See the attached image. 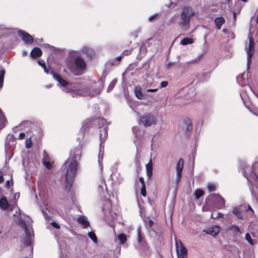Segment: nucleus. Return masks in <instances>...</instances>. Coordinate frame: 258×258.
Here are the masks:
<instances>
[{
    "instance_id": "obj_1",
    "label": "nucleus",
    "mask_w": 258,
    "mask_h": 258,
    "mask_svg": "<svg viewBox=\"0 0 258 258\" xmlns=\"http://www.w3.org/2000/svg\"><path fill=\"white\" fill-rule=\"evenodd\" d=\"M53 78L58 83L60 87H63V91L70 92L73 97L79 96H89L95 97L100 94L104 85V81H93L90 83L80 84L78 83H68L67 81L58 74L51 72Z\"/></svg>"
},
{
    "instance_id": "obj_2",
    "label": "nucleus",
    "mask_w": 258,
    "mask_h": 258,
    "mask_svg": "<svg viewBox=\"0 0 258 258\" xmlns=\"http://www.w3.org/2000/svg\"><path fill=\"white\" fill-rule=\"evenodd\" d=\"M97 190L101 199L104 201L102 211L104 212L106 221L107 219L110 221L113 220L116 213L113 211L111 202L108 199L110 196L104 179L100 178V181L97 184Z\"/></svg>"
},
{
    "instance_id": "obj_3",
    "label": "nucleus",
    "mask_w": 258,
    "mask_h": 258,
    "mask_svg": "<svg viewBox=\"0 0 258 258\" xmlns=\"http://www.w3.org/2000/svg\"><path fill=\"white\" fill-rule=\"evenodd\" d=\"M64 169L66 170V186L65 189L67 192L71 191L74 179L77 174L78 168L79 166L78 162L74 160L71 161L67 159L63 164Z\"/></svg>"
},
{
    "instance_id": "obj_4",
    "label": "nucleus",
    "mask_w": 258,
    "mask_h": 258,
    "mask_svg": "<svg viewBox=\"0 0 258 258\" xmlns=\"http://www.w3.org/2000/svg\"><path fill=\"white\" fill-rule=\"evenodd\" d=\"M98 125L100 129V145L98 162L101 169L102 170L104 149V143L108 135V124L106 119L101 118L98 120Z\"/></svg>"
},
{
    "instance_id": "obj_5",
    "label": "nucleus",
    "mask_w": 258,
    "mask_h": 258,
    "mask_svg": "<svg viewBox=\"0 0 258 258\" xmlns=\"http://www.w3.org/2000/svg\"><path fill=\"white\" fill-rule=\"evenodd\" d=\"M67 64L70 70L75 75H81L84 74L86 63L81 56L77 55L71 56L67 60Z\"/></svg>"
},
{
    "instance_id": "obj_6",
    "label": "nucleus",
    "mask_w": 258,
    "mask_h": 258,
    "mask_svg": "<svg viewBox=\"0 0 258 258\" xmlns=\"http://www.w3.org/2000/svg\"><path fill=\"white\" fill-rule=\"evenodd\" d=\"M195 15V11L190 7L183 8L180 15L179 25L184 30H187L189 26L190 18Z\"/></svg>"
},
{
    "instance_id": "obj_7",
    "label": "nucleus",
    "mask_w": 258,
    "mask_h": 258,
    "mask_svg": "<svg viewBox=\"0 0 258 258\" xmlns=\"http://www.w3.org/2000/svg\"><path fill=\"white\" fill-rule=\"evenodd\" d=\"M20 223L24 228L25 235L22 239L23 242L26 246H30L32 243L34 237L33 230L32 225L29 222L24 220H20Z\"/></svg>"
},
{
    "instance_id": "obj_8",
    "label": "nucleus",
    "mask_w": 258,
    "mask_h": 258,
    "mask_svg": "<svg viewBox=\"0 0 258 258\" xmlns=\"http://www.w3.org/2000/svg\"><path fill=\"white\" fill-rule=\"evenodd\" d=\"M206 200L208 204H211L218 209H222L225 207V200L219 195L211 194L207 197Z\"/></svg>"
},
{
    "instance_id": "obj_9",
    "label": "nucleus",
    "mask_w": 258,
    "mask_h": 258,
    "mask_svg": "<svg viewBox=\"0 0 258 258\" xmlns=\"http://www.w3.org/2000/svg\"><path fill=\"white\" fill-rule=\"evenodd\" d=\"M157 119L152 113H146L140 117L139 122L145 127L151 126L156 124Z\"/></svg>"
},
{
    "instance_id": "obj_10",
    "label": "nucleus",
    "mask_w": 258,
    "mask_h": 258,
    "mask_svg": "<svg viewBox=\"0 0 258 258\" xmlns=\"http://www.w3.org/2000/svg\"><path fill=\"white\" fill-rule=\"evenodd\" d=\"M80 53L86 55V56L89 58H91L93 57L94 54V50L91 47L87 46H83L81 48L80 51H77L76 50L71 51L69 52V55H70L71 56H74L75 55H79Z\"/></svg>"
},
{
    "instance_id": "obj_11",
    "label": "nucleus",
    "mask_w": 258,
    "mask_h": 258,
    "mask_svg": "<svg viewBox=\"0 0 258 258\" xmlns=\"http://www.w3.org/2000/svg\"><path fill=\"white\" fill-rule=\"evenodd\" d=\"M248 38L249 39V42L248 46L245 47V51L247 54V68L248 69L251 62V58L252 57L255 50L254 41L251 39V37L249 35L248 36Z\"/></svg>"
},
{
    "instance_id": "obj_12",
    "label": "nucleus",
    "mask_w": 258,
    "mask_h": 258,
    "mask_svg": "<svg viewBox=\"0 0 258 258\" xmlns=\"http://www.w3.org/2000/svg\"><path fill=\"white\" fill-rule=\"evenodd\" d=\"M176 250L178 258H185L187 255L186 248L179 240L175 239Z\"/></svg>"
},
{
    "instance_id": "obj_13",
    "label": "nucleus",
    "mask_w": 258,
    "mask_h": 258,
    "mask_svg": "<svg viewBox=\"0 0 258 258\" xmlns=\"http://www.w3.org/2000/svg\"><path fill=\"white\" fill-rule=\"evenodd\" d=\"M81 155L82 146L79 144L77 147L71 150L70 157L68 159L79 162L81 159Z\"/></svg>"
},
{
    "instance_id": "obj_14",
    "label": "nucleus",
    "mask_w": 258,
    "mask_h": 258,
    "mask_svg": "<svg viewBox=\"0 0 258 258\" xmlns=\"http://www.w3.org/2000/svg\"><path fill=\"white\" fill-rule=\"evenodd\" d=\"M241 172L248 181H250L251 177L253 175L251 166L244 163L241 168Z\"/></svg>"
},
{
    "instance_id": "obj_15",
    "label": "nucleus",
    "mask_w": 258,
    "mask_h": 258,
    "mask_svg": "<svg viewBox=\"0 0 258 258\" xmlns=\"http://www.w3.org/2000/svg\"><path fill=\"white\" fill-rule=\"evenodd\" d=\"M183 160L182 158H180L179 160L177 161L176 165V182L178 183L181 179V177L182 174V171L183 169Z\"/></svg>"
},
{
    "instance_id": "obj_16",
    "label": "nucleus",
    "mask_w": 258,
    "mask_h": 258,
    "mask_svg": "<svg viewBox=\"0 0 258 258\" xmlns=\"http://www.w3.org/2000/svg\"><path fill=\"white\" fill-rule=\"evenodd\" d=\"M183 92L184 95L183 96V98L186 100L192 98L196 94L195 89L193 86L184 88Z\"/></svg>"
},
{
    "instance_id": "obj_17",
    "label": "nucleus",
    "mask_w": 258,
    "mask_h": 258,
    "mask_svg": "<svg viewBox=\"0 0 258 258\" xmlns=\"http://www.w3.org/2000/svg\"><path fill=\"white\" fill-rule=\"evenodd\" d=\"M18 34L26 44H31L33 42L32 36L25 31L20 30L18 31Z\"/></svg>"
},
{
    "instance_id": "obj_18",
    "label": "nucleus",
    "mask_w": 258,
    "mask_h": 258,
    "mask_svg": "<svg viewBox=\"0 0 258 258\" xmlns=\"http://www.w3.org/2000/svg\"><path fill=\"white\" fill-rule=\"evenodd\" d=\"M14 207V205H11L5 197L0 199V208L4 211H12Z\"/></svg>"
},
{
    "instance_id": "obj_19",
    "label": "nucleus",
    "mask_w": 258,
    "mask_h": 258,
    "mask_svg": "<svg viewBox=\"0 0 258 258\" xmlns=\"http://www.w3.org/2000/svg\"><path fill=\"white\" fill-rule=\"evenodd\" d=\"M220 227L218 225H213L203 230V231L213 236H216L219 232Z\"/></svg>"
},
{
    "instance_id": "obj_20",
    "label": "nucleus",
    "mask_w": 258,
    "mask_h": 258,
    "mask_svg": "<svg viewBox=\"0 0 258 258\" xmlns=\"http://www.w3.org/2000/svg\"><path fill=\"white\" fill-rule=\"evenodd\" d=\"M227 229L229 231L232 232L234 236H236L238 234H241L242 233V231L235 224H230L228 226Z\"/></svg>"
},
{
    "instance_id": "obj_21",
    "label": "nucleus",
    "mask_w": 258,
    "mask_h": 258,
    "mask_svg": "<svg viewBox=\"0 0 258 258\" xmlns=\"http://www.w3.org/2000/svg\"><path fill=\"white\" fill-rule=\"evenodd\" d=\"M15 143V139L12 135H8L6 138V141L5 144V151L7 152L8 148L13 146Z\"/></svg>"
},
{
    "instance_id": "obj_22",
    "label": "nucleus",
    "mask_w": 258,
    "mask_h": 258,
    "mask_svg": "<svg viewBox=\"0 0 258 258\" xmlns=\"http://www.w3.org/2000/svg\"><path fill=\"white\" fill-rule=\"evenodd\" d=\"M115 241L118 244H124L126 242L127 237L125 234L119 233L117 235H115Z\"/></svg>"
},
{
    "instance_id": "obj_23",
    "label": "nucleus",
    "mask_w": 258,
    "mask_h": 258,
    "mask_svg": "<svg viewBox=\"0 0 258 258\" xmlns=\"http://www.w3.org/2000/svg\"><path fill=\"white\" fill-rule=\"evenodd\" d=\"M78 222L81 224L83 227L86 228L90 225L89 221L87 220L86 217L84 216H80L77 218Z\"/></svg>"
},
{
    "instance_id": "obj_24",
    "label": "nucleus",
    "mask_w": 258,
    "mask_h": 258,
    "mask_svg": "<svg viewBox=\"0 0 258 258\" xmlns=\"http://www.w3.org/2000/svg\"><path fill=\"white\" fill-rule=\"evenodd\" d=\"M90 120L89 119H86L82 124V126L80 130V132L83 134H85L88 132V129L90 126Z\"/></svg>"
},
{
    "instance_id": "obj_25",
    "label": "nucleus",
    "mask_w": 258,
    "mask_h": 258,
    "mask_svg": "<svg viewBox=\"0 0 258 258\" xmlns=\"http://www.w3.org/2000/svg\"><path fill=\"white\" fill-rule=\"evenodd\" d=\"M237 81L241 86H246L248 84L247 76H245L243 74L242 76H239L237 78Z\"/></svg>"
},
{
    "instance_id": "obj_26",
    "label": "nucleus",
    "mask_w": 258,
    "mask_h": 258,
    "mask_svg": "<svg viewBox=\"0 0 258 258\" xmlns=\"http://www.w3.org/2000/svg\"><path fill=\"white\" fill-rule=\"evenodd\" d=\"M216 28L219 30L221 29L222 25L225 23V19L222 17L216 18L214 20Z\"/></svg>"
},
{
    "instance_id": "obj_27",
    "label": "nucleus",
    "mask_w": 258,
    "mask_h": 258,
    "mask_svg": "<svg viewBox=\"0 0 258 258\" xmlns=\"http://www.w3.org/2000/svg\"><path fill=\"white\" fill-rule=\"evenodd\" d=\"M232 213L239 219L242 220L243 219V217L242 215V210L239 207L234 208L232 210Z\"/></svg>"
},
{
    "instance_id": "obj_28",
    "label": "nucleus",
    "mask_w": 258,
    "mask_h": 258,
    "mask_svg": "<svg viewBox=\"0 0 258 258\" xmlns=\"http://www.w3.org/2000/svg\"><path fill=\"white\" fill-rule=\"evenodd\" d=\"M42 55V51L38 47H34L30 52V56L32 58L40 56Z\"/></svg>"
},
{
    "instance_id": "obj_29",
    "label": "nucleus",
    "mask_w": 258,
    "mask_h": 258,
    "mask_svg": "<svg viewBox=\"0 0 258 258\" xmlns=\"http://www.w3.org/2000/svg\"><path fill=\"white\" fill-rule=\"evenodd\" d=\"M139 181L142 184V187H141V194L143 197H146V189H145V184L143 178H142V177L139 178Z\"/></svg>"
},
{
    "instance_id": "obj_30",
    "label": "nucleus",
    "mask_w": 258,
    "mask_h": 258,
    "mask_svg": "<svg viewBox=\"0 0 258 258\" xmlns=\"http://www.w3.org/2000/svg\"><path fill=\"white\" fill-rule=\"evenodd\" d=\"M144 222L145 224L146 228L149 230L154 225V222L152 220L150 219L149 217L144 219Z\"/></svg>"
},
{
    "instance_id": "obj_31",
    "label": "nucleus",
    "mask_w": 258,
    "mask_h": 258,
    "mask_svg": "<svg viewBox=\"0 0 258 258\" xmlns=\"http://www.w3.org/2000/svg\"><path fill=\"white\" fill-rule=\"evenodd\" d=\"M135 93L136 97L139 99H143L144 98V95L142 92L140 88H135Z\"/></svg>"
},
{
    "instance_id": "obj_32",
    "label": "nucleus",
    "mask_w": 258,
    "mask_h": 258,
    "mask_svg": "<svg viewBox=\"0 0 258 258\" xmlns=\"http://www.w3.org/2000/svg\"><path fill=\"white\" fill-rule=\"evenodd\" d=\"M193 40L192 38L189 37H185L182 39L180 41V44L182 45H186L192 43Z\"/></svg>"
},
{
    "instance_id": "obj_33",
    "label": "nucleus",
    "mask_w": 258,
    "mask_h": 258,
    "mask_svg": "<svg viewBox=\"0 0 258 258\" xmlns=\"http://www.w3.org/2000/svg\"><path fill=\"white\" fill-rule=\"evenodd\" d=\"M6 118L0 109V129L4 127L5 125Z\"/></svg>"
},
{
    "instance_id": "obj_34",
    "label": "nucleus",
    "mask_w": 258,
    "mask_h": 258,
    "mask_svg": "<svg viewBox=\"0 0 258 258\" xmlns=\"http://www.w3.org/2000/svg\"><path fill=\"white\" fill-rule=\"evenodd\" d=\"M88 235L89 236V237L95 243H97V236L96 235V234H95L94 232H92V231H91V232H89L88 233Z\"/></svg>"
},
{
    "instance_id": "obj_35",
    "label": "nucleus",
    "mask_w": 258,
    "mask_h": 258,
    "mask_svg": "<svg viewBox=\"0 0 258 258\" xmlns=\"http://www.w3.org/2000/svg\"><path fill=\"white\" fill-rule=\"evenodd\" d=\"M204 191L200 189H197L194 192V195L195 196V198L196 199H199L200 197H201L204 195Z\"/></svg>"
},
{
    "instance_id": "obj_36",
    "label": "nucleus",
    "mask_w": 258,
    "mask_h": 258,
    "mask_svg": "<svg viewBox=\"0 0 258 258\" xmlns=\"http://www.w3.org/2000/svg\"><path fill=\"white\" fill-rule=\"evenodd\" d=\"M210 72L203 73L202 75L201 81H206L210 78Z\"/></svg>"
},
{
    "instance_id": "obj_37",
    "label": "nucleus",
    "mask_w": 258,
    "mask_h": 258,
    "mask_svg": "<svg viewBox=\"0 0 258 258\" xmlns=\"http://www.w3.org/2000/svg\"><path fill=\"white\" fill-rule=\"evenodd\" d=\"M116 83V80H113L110 83V84H109L108 86V88H107V91L108 92L111 91L112 90V89L114 87V86H115V84Z\"/></svg>"
},
{
    "instance_id": "obj_38",
    "label": "nucleus",
    "mask_w": 258,
    "mask_h": 258,
    "mask_svg": "<svg viewBox=\"0 0 258 258\" xmlns=\"http://www.w3.org/2000/svg\"><path fill=\"white\" fill-rule=\"evenodd\" d=\"M122 57H123V56L122 55H121L120 56H117V57L113 58L111 61L112 64L113 65L117 64L120 61L121 59L122 58Z\"/></svg>"
},
{
    "instance_id": "obj_39",
    "label": "nucleus",
    "mask_w": 258,
    "mask_h": 258,
    "mask_svg": "<svg viewBox=\"0 0 258 258\" xmlns=\"http://www.w3.org/2000/svg\"><path fill=\"white\" fill-rule=\"evenodd\" d=\"M185 124L186 125V130L187 131L191 130L192 123H191V121L189 119L186 120L185 121Z\"/></svg>"
},
{
    "instance_id": "obj_40",
    "label": "nucleus",
    "mask_w": 258,
    "mask_h": 258,
    "mask_svg": "<svg viewBox=\"0 0 258 258\" xmlns=\"http://www.w3.org/2000/svg\"><path fill=\"white\" fill-rule=\"evenodd\" d=\"M207 188L209 191H213L215 190L216 185L214 183H209L207 185Z\"/></svg>"
},
{
    "instance_id": "obj_41",
    "label": "nucleus",
    "mask_w": 258,
    "mask_h": 258,
    "mask_svg": "<svg viewBox=\"0 0 258 258\" xmlns=\"http://www.w3.org/2000/svg\"><path fill=\"white\" fill-rule=\"evenodd\" d=\"M245 239L249 242V244L253 245L252 239L249 233H247L245 234Z\"/></svg>"
},
{
    "instance_id": "obj_42",
    "label": "nucleus",
    "mask_w": 258,
    "mask_h": 258,
    "mask_svg": "<svg viewBox=\"0 0 258 258\" xmlns=\"http://www.w3.org/2000/svg\"><path fill=\"white\" fill-rule=\"evenodd\" d=\"M158 16H159V14H158V13H156L153 15H151V16H150L148 18L149 21H150V22L153 21L156 18H157L158 17Z\"/></svg>"
},
{
    "instance_id": "obj_43",
    "label": "nucleus",
    "mask_w": 258,
    "mask_h": 258,
    "mask_svg": "<svg viewBox=\"0 0 258 258\" xmlns=\"http://www.w3.org/2000/svg\"><path fill=\"white\" fill-rule=\"evenodd\" d=\"M138 242L139 243L141 244H144V242L143 241V239L141 237L140 232L139 230H138Z\"/></svg>"
},
{
    "instance_id": "obj_44",
    "label": "nucleus",
    "mask_w": 258,
    "mask_h": 258,
    "mask_svg": "<svg viewBox=\"0 0 258 258\" xmlns=\"http://www.w3.org/2000/svg\"><path fill=\"white\" fill-rule=\"evenodd\" d=\"M5 74V71L3 67H0V79H4V76Z\"/></svg>"
},
{
    "instance_id": "obj_45",
    "label": "nucleus",
    "mask_w": 258,
    "mask_h": 258,
    "mask_svg": "<svg viewBox=\"0 0 258 258\" xmlns=\"http://www.w3.org/2000/svg\"><path fill=\"white\" fill-rule=\"evenodd\" d=\"M132 51V49L125 50L122 52V53H121V55L123 56H124L125 55H128L130 54H131Z\"/></svg>"
},
{
    "instance_id": "obj_46",
    "label": "nucleus",
    "mask_w": 258,
    "mask_h": 258,
    "mask_svg": "<svg viewBox=\"0 0 258 258\" xmlns=\"http://www.w3.org/2000/svg\"><path fill=\"white\" fill-rule=\"evenodd\" d=\"M43 163L47 169H50L51 165L49 162L45 161L44 159L43 160Z\"/></svg>"
},
{
    "instance_id": "obj_47",
    "label": "nucleus",
    "mask_w": 258,
    "mask_h": 258,
    "mask_svg": "<svg viewBox=\"0 0 258 258\" xmlns=\"http://www.w3.org/2000/svg\"><path fill=\"white\" fill-rule=\"evenodd\" d=\"M175 63V62H168L165 66V69L166 70L170 69Z\"/></svg>"
},
{
    "instance_id": "obj_48",
    "label": "nucleus",
    "mask_w": 258,
    "mask_h": 258,
    "mask_svg": "<svg viewBox=\"0 0 258 258\" xmlns=\"http://www.w3.org/2000/svg\"><path fill=\"white\" fill-rule=\"evenodd\" d=\"M147 168V172L148 174H151L152 173V167L151 165H149V164L147 165L146 166Z\"/></svg>"
},
{
    "instance_id": "obj_49",
    "label": "nucleus",
    "mask_w": 258,
    "mask_h": 258,
    "mask_svg": "<svg viewBox=\"0 0 258 258\" xmlns=\"http://www.w3.org/2000/svg\"><path fill=\"white\" fill-rule=\"evenodd\" d=\"M32 145V142L30 140V139H29L26 141V147L27 148H31Z\"/></svg>"
},
{
    "instance_id": "obj_50",
    "label": "nucleus",
    "mask_w": 258,
    "mask_h": 258,
    "mask_svg": "<svg viewBox=\"0 0 258 258\" xmlns=\"http://www.w3.org/2000/svg\"><path fill=\"white\" fill-rule=\"evenodd\" d=\"M38 63L39 66H41L43 68H44L46 66L45 62L44 60H43L42 59L38 60Z\"/></svg>"
},
{
    "instance_id": "obj_51",
    "label": "nucleus",
    "mask_w": 258,
    "mask_h": 258,
    "mask_svg": "<svg viewBox=\"0 0 258 258\" xmlns=\"http://www.w3.org/2000/svg\"><path fill=\"white\" fill-rule=\"evenodd\" d=\"M51 225L54 227V228H55L56 229H59L60 228V226L59 225H58V223H57L56 222H52L51 223Z\"/></svg>"
},
{
    "instance_id": "obj_52",
    "label": "nucleus",
    "mask_w": 258,
    "mask_h": 258,
    "mask_svg": "<svg viewBox=\"0 0 258 258\" xmlns=\"http://www.w3.org/2000/svg\"><path fill=\"white\" fill-rule=\"evenodd\" d=\"M168 82L167 81H162L160 83V87L161 88H165L168 85Z\"/></svg>"
},
{
    "instance_id": "obj_53",
    "label": "nucleus",
    "mask_w": 258,
    "mask_h": 258,
    "mask_svg": "<svg viewBox=\"0 0 258 258\" xmlns=\"http://www.w3.org/2000/svg\"><path fill=\"white\" fill-rule=\"evenodd\" d=\"M116 174H117L118 175H119V174H118V173H117V174L113 173V174H112L111 175V177L112 180L113 181H114L115 182H119V180H115V179H114L115 177H117V176H116L117 175H116Z\"/></svg>"
},
{
    "instance_id": "obj_54",
    "label": "nucleus",
    "mask_w": 258,
    "mask_h": 258,
    "mask_svg": "<svg viewBox=\"0 0 258 258\" xmlns=\"http://www.w3.org/2000/svg\"><path fill=\"white\" fill-rule=\"evenodd\" d=\"M25 136V133L22 132L19 134L18 139H20V140L23 139L24 138Z\"/></svg>"
},
{
    "instance_id": "obj_55",
    "label": "nucleus",
    "mask_w": 258,
    "mask_h": 258,
    "mask_svg": "<svg viewBox=\"0 0 258 258\" xmlns=\"http://www.w3.org/2000/svg\"><path fill=\"white\" fill-rule=\"evenodd\" d=\"M6 29H10V28L8 27H7L4 25H2V24L0 25V30H6Z\"/></svg>"
},
{
    "instance_id": "obj_56",
    "label": "nucleus",
    "mask_w": 258,
    "mask_h": 258,
    "mask_svg": "<svg viewBox=\"0 0 258 258\" xmlns=\"http://www.w3.org/2000/svg\"><path fill=\"white\" fill-rule=\"evenodd\" d=\"M157 89H149L146 90L147 92H154L157 91Z\"/></svg>"
},
{
    "instance_id": "obj_57",
    "label": "nucleus",
    "mask_w": 258,
    "mask_h": 258,
    "mask_svg": "<svg viewBox=\"0 0 258 258\" xmlns=\"http://www.w3.org/2000/svg\"><path fill=\"white\" fill-rule=\"evenodd\" d=\"M251 112L255 115L258 116V110L256 109H254L252 111H251Z\"/></svg>"
},
{
    "instance_id": "obj_58",
    "label": "nucleus",
    "mask_w": 258,
    "mask_h": 258,
    "mask_svg": "<svg viewBox=\"0 0 258 258\" xmlns=\"http://www.w3.org/2000/svg\"><path fill=\"white\" fill-rule=\"evenodd\" d=\"M224 215L221 213H217V218H223Z\"/></svg>"
},
{
    "instance_id": "obj_59",
    "label": "nucleus",
    "mask_w": 258,
    "mask_h": 258,
    "mask_svg": "<svg viewBox=\"0 0 258 258\" xmlns=\"http://www.w3.org/2000/svg\"><path fill=\"white\" fill-rule=\"evenodd\" d=\"M44 47L45 48H47L48 47V48H51V49H52L53 48V46H51V45H49L48 44H44Z\"/></svg>"
},
{
    "instance_id": "obj_60",
    "label": "nucleus",
    "mask_w": 258,
    "mask_h": 258,
    "mask_svg": "<svg viewBox=\"0 0 258 258\" xmlns=\"http://www.w3.org/2000/svg\"><path fill=\"white\" fill-rule=\"evenodd\" d=\"M43 69H44V72H45V73H46V74H49V69H47V68H46V66H45V67H44Z\"/></svg>"
},
{
    "instance_id": "obj_61",
    "label": "nucleus",
    "mask_w": 258,
    "mask_h": 258,
    "mask_svg": "<svg viewBox=\"0 0 258 258\" xmlns=\"http://www.w3.org/2000/svg\"><path fill=\"white\" fill-rule=\"evenodd\" d=\"M4 84V79H0V88H2Z\"/></svg>"
},
{
    "instance_id": "obj_62",
    "label": "nucleus",
    "mask_w": 258,
    "mask_h": 258,
    "mask_svg": "<svg viewBox=\"0 0 258 258\" xmlns=\"http://www.w3.org/2000/svg\"><path fill=\"white\" fill-rule=\"evenodd\" d=\"M4 180V178L3 177V175L2 173L0 172V183L2 182Z\"/></svg>"
},
{
    "instance_id": "obj_63",
    "label": "nucleus",
    "mask_w": 258,
    "mask_h": 258,
    "mask_svg": "<svg viewBox=\"0 0 258 258\" xmlns=\"http://www.w3.org/2000/svg\"><path fill=\"white\" fill-rule=\"evenodd\" d=\"M222 31L225 34L229 33V30L228 29H223Z\"/></svg>"
},
{
    "instance_id": "obj_64",
    "label": "nucleus",
    "mask_w": 258,
    "mask_h": 258,
    "mask_svg": "<svg viewBox=\"0 0 258 258\" xmlns=\"http://www.w3.org/2000/svg\"><path fill=\"white\" fill-rule=\"evenodd\" d=\"M236 13H235V12H233V18H234V19H236Z\"/></svg>"
}]
</instances>
